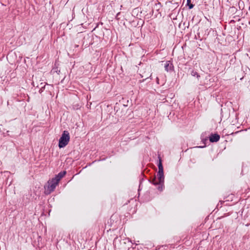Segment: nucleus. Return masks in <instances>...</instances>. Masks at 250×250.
Segmentation results:
<instances>
[{"label":"nucleus","mask_w":250,"mask_h":250,"mask_svg":"<svg viewBox=\"0 0 250 250\" xmlns=\"http://www.w3.org/2000/svg\"><path fill=\"white\" fill-rule=\"evenodd\" d=\"M149 182L155 186H158L157 189L160 191H162L163 190L164 186V171L158 170L156 176H154L150 179Z\"/></svg>","instance_id":"f257e3e1"},{"label":"nucleus","mask_w":250,"mask_h":250,"mask_svg":"<svg viewBox=\"0 0 250 250\" xmlns=\"http://www.w3.org/2000/svg\"><path fill=\"white\" fill-rule=\"evenodd\" d=\"M69 140V133L67 131L64 130L59 140V147L60 148L65 147L68 144Z\"/></svg>","instance_id":"f03ea898"},{"label":"nucleus","mask_w":250,"mask_h":250,"mask_svg":"<svg viewBox=\"0 0 250 250\" xmlns=\"http://www.w3.org/2000/svg\"><path fill=\"white\" fill-rule=\"evenodd\" d=\"M56 182L55 184H53L52 183H51L49 181L48 182L47 185L44 186V193L45 194H49L55 190L56 186L58 185L59 183V182H58L57 180H56Z\"/></svg>","instance_id":"7ed1b4c3"},{"label":"nucleus","mask_w":250,"mask_h":250,"mask_svg":"<svg viewBox=\"0 0 250 250\" xmlns=\"http://www.w3.org/2000/svg\"><path fill=\"white\" fill-rule=\"evenodd\" d=\"M209 138V141L210 142L214 143V142H218L219 140L220 137V135L217 133H214V134L212 133L210 134Z\"/></svg>","instance_id":"20e7f679"},{"label":"nucleus","mask_w":250,"mask_h":250,"mask_svg":"<svg viewBox=\"0 0 250 250\" xmlns=\"http://www.w3.org/2000/svg\"><path fill=\"white\" fill-rule=\"evenodd\" d=\"M165 69L167 71H172L173 69V64L170 62V61H167L166 63L165 64Z\"/></svg>","instance_id":"39448f33"},{"label":"nucleus","mask_w":250,"mask_h":250,"mask_svg":"<svg viewBox=\"0 0 250 250\" xmlns=\"http://www.w3.org/2000/svg\"><path fill=\"white\" fill-rule=\"evenodd\" d=\"M66 173V172L65 171H61L57 175H56L55 177L57 179V181L59 182L60 180L65 176Z\"/></svg>","instance_id":"423d86ee"},{"label":"nucleus","mask_w":250,"mask_h":250,"mask_svg":"<svg viewBox=\"0 0 250 250\" xmlns=\"http://www.w3.org/2000/svg\"><path fill=\"white\" fill-rule=\"evenodd\" d=\"M158 169L160 171H163V167L162 165L161 159L159 158V163L158 164Z\"/></svg>","instance_id":"0eeeda50"},{"label":"nucleus","mask_w":250,"mask_h":250,"mask_svg":"<svg viewBox=\"0 0 250 250\" xmlns=\"http://www.w3.org/2000/svg\"><path fill=\"white\" fill-rule=\"evenodd\" d=\"M187 5L188 6L189 9H192L194 7V5L191 3V0H187Z\"/></svg>","instance_id":"6e6552de"},{"label":"nucleus","mask_w":250,"mask_h":250,"mask_svg":"<svg viewBox=\"0 0 250 250\" xmlns=\"http://www.w3.org/2000/svg\"><path fill=\"white\" fill-rule=\"evenodd\" d=\"M191 75L193 76H196L197 78H199L200 77V75L199 74L195 71L192 70L191 72Z\"/></svg>","instance_id":"1a4fd4ad"},{"label":"nucleus","mask_w":250,"mask_h":250,"mask_svg":"<svg viewBox=\"0 0 250 250\" xmlns=\"http://www.w3.org/2000/svg\"><path fill=\"white\" fill-rule=\"evenodd\" d=\"M45 84L43 85V86H42L40 90H39V93H42V91L44 90L45 89Z\"/></svg>","instance_id":"9d476101"},{"label":"nucleus","mask_w":250,"mask_h":250,"mask_svg":"<svg viewBox=\"0 0 250 250\" xmlns=\"http://www.w3.org/2000/svg\"><path fill=\"white\" fill-rule=\"evenodd\" d=\"M56 180L57 181V179L56 178V177H55V178H52L51 181H49L51 183H52L53 184H55L56 182Z\"/></svg>","instance_id":"9b49d317"},{"label":"nucleus","mask_w":250,"mask_h":250,"mask_svg":"<svg viewBox=\"0 0 250 250\" xmlns=\"http://www.w3.org/2000/svg\"><path fill=\"white\" fill-rule=\"evenodd\" d=\"M159 78H158V77H157V78H156V82H157V83L158 84H159Z\"/></svg>","instance_id":"f8f14e48"},{"label":"nucleus","mask_w":250,"mask_h":250,"mask_svg":"<svg viewBox=\"0 0 250 250\" xmlns=\"http://www.w3.org/2000/svg\"><path fill=\"white\" fill-rule=\"evenodd\" d=\"M120 14V13H118L117 15V16H118Z\"/></svg>","instance_id":"ddd939ff"}]
</instances>
